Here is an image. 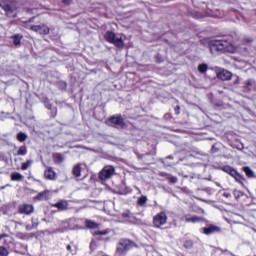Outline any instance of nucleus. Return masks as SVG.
Instances as JSON below:
<instances>
[{"instance_id":"nucleus-37","label":"nucleus","mask_w":256,"mask_h":256,"mask_svg":"<svg viewBox=\"0 0 256 256\" xmlns=\"http://www.w3.org/2000/svg\"><path fill=\"white\" fill-rule=\"evenodd\" d=\"M180 109H181L180 106H176V107L174 108V111H175L176 115H179V114L181 113V112H180Z\"/></svg>"},{"instance_id":"nucleus-33","label":"nucleus","mask_w":256,"mask_h":256,"mask_svg":"<svg viewBox=\"0 0 256 256\" xmlns=\"http://www.w3.org/2000/svg\"><path fill=\"white\" fill-rule=\"evenodd\" d=\"M0 256H9V250L4 246H0Z\"/></svg>"},{"instance_id":"nucleus-19","label":"nucleus","mask_w":256,"mask_h":256,"mask_svg":"<svg viewBox=\"0 0 256 256\" xmlns=\"http://www.w3.org/2000/svg\"><path fill=\"white\" fill-rule=\"evenodd\" d=\"M12 181H23L25 179V176H23L19 172H14L11 174Z\"/></svg>"},{"instance_id":"nucleus-39","label":"nucleus","mask_w":256,"mask_h":256,"mask_svg":"<svg viewBox=\"0 0 256 256\" xmlns=\"http://www.w3.org/2000/svg\"><path fill=\"white\" fill-rule=\"evenodd\" d=\"M64 5H71V0H62Z\"/></svg>"},{"instance_id":"nucleus-11","label":"nucleus","mask_w":256,"mask_h":256,"mask_svg":"<svg viewBox=\"0 0 256 256\" xmlns=\"http://www.w3.org/2000/svg\"><path fill=\"white\" fill-rule=\"evenodd\" d=\"M109 121L116 127H123V125H125V120H123V117L121 116H112Z\"/></svg>"},{"instance_id":"nucleus-38","label":"nucleus","mask_w":256,"mask_h":256,"mask_svg":"<svg viewBox=\"0 0 256 256\" xmlns=\"http://www.w3.org/2000/svg\"><path fill=\"white\" fill-rule=\"evenodd\" d=\"M223 197H226V199H229V197H231V193H229V192H224V193H223Z\"/></svg>"},{"instance_id":"nucleus-13","label":"nucleus","mask_w":256,"mask_h":256,"mask_svg":"<svg viewBox=\"0 0 256 256\" xmlns=\"http://www.w3.org/2000/svg\"><path fill=\"white\" fill-rule=\"evenodd\" d=\"M70 229H75L69 225L68 221L62 222V227L57 228L56 230L53 231V233H65V231H69Z\"/></svg>"},{"instance_id":"nucleus-41","label":"nucleus","mask_w":256,"mask_h":256,"mask_svg":"<svg viewBox=\"0 0 256 256\" xmlns=\"http://www.w3.org/2000/svg\"><path fill=\"white\" fill-rule=\"evenodd\" d=\"M66 249H67V251H69L70 253L72 252V247H71L70 244H68V245L66 246Z\"/></svg>"},{"instance_id":"nucleus-3","label":"nucleus","mask_w":256,"mask_h":256,"mask_svg":"<svg viewBox=\"0 0 256 256\" xmlns=\"http://www.w3.org/2000/svg\"><path fill=\"white\" fill-rule=\"evenodd\" d=\"M104 37L108 41V43H112V45H115L116 47L121 48L125 45V43L123 42V38H121V36L115 34L114 32L107 31Z\"/></svg>"},{"instance_id":"nucleus-44","label":"nucleus","mask_w":256,"mask_h":256,"mask_svg":"<svg viewBox=\"0 0 256 256\" xmlns=\"http://www.w3.org/2000/svg\"><path fill=\"white\" fill-rule=\"evenodd\" d=\"M90 248H91V249H93V242H91V244H90Z\"/></svg>"},{"instance_id":"nucleus-29","label":"nucleus","mask_w":256,"mask_h":256,"mask_svg":"<svg viewBox=\"0 0 256 256\" xmlns=\"http://www.w3.org/2000/svg\"><path fill=\"white\" fill-rule=\"evenodd\" d=\"M232 177L235 178V181H237L238 183L243 185V181H245V178H243V176H241V174H239V172H236V175H234Z\"/></svg>"},{"instance_id":"nucleus-5","label":"nucleus","mask_w":256,"mask_h":256,"mask_svg":"<svg viewBox=\"0 0 256 256\" xmlns=\"http://www.w3.org/2000/svg\"><path fill=\"white\" fill-rule=\"evenodd\" d=\"M113 175H115V167L108 165L99 172V179H101V181H108Z\"/></svg>"},{"instance_id":"nucleus-6","label":"nucleus","mask_w":256,"mask_h":256,"mask_svg":"<svg viewBox=\"0 0 256 256\" xmlns=\"http://www.w3.org/2000/svg\"><path fill=\"white\" fill-rule=\"evenodd\" d=\"M167 219H168L167 213H165V212L158 213L153 218V225H154V227H156L157 229L163 227V225L167 224Z\"/></svg>"},{"instance_id":"nucleus-17","label":"nucleus","mask_w":256,"mask_h":256,"mask_svg":"<svg viewBox=\"0 0 256 256\" xmlns=\"http://www.w3.org/2000/svg\"><path fill=\"white\" fill-rule=\"evenodd\" d=\"M47 195H49V191L45 190L40 192L37 196H35L36 201H47Z\"/></svg>"},{"instance_id":"nucleus-18","label":"nucleus","mask_w":256,"mask_h":256,"mask_svg":"<svg viewBox=\"0 0 256 256\" xmlns=\"http://www.w3.org/2000/svg\"><path fill=\"white\" fill-rule=\"evenodd\" d=\"M222 171H224V173H228V175H230L231 177H233L234 175H237V170H235L231 166H224L222 168Z\"/></svg>"},{"instance_id":"nucleus-8","label":"nucleus","mask_w":256,"mask_h":256,"mask_svg":"<svg viewBox=\"0 0 256 256\" xmlns=\"http://www.w3.org/2000/svg\"><path fill=\"white\" fill-rule=\"evenodd\" d=\"M180 221H183L184 223H199L201 221V217L186 214L180 218Z\"/></svg>"},{"instance_id":"nucleus-46","label":"nucleus","mask_w":256,"mask_h":256,"mask_svg":"<svg viewBox=\"0 0 256 256\" xmlns=\"http://www.w3.org/2000/svg\"><path fill=\"white\" fill-rule=\"evenodd\" d=\"M168 159H173V156H169Z\"/></svg>"},{"instance_id":"nucleus-40","label":"nucleus","mask_w":256,"mask_h":256,"mask_svg":"<svg viewBox=\"0 0 256 256\" xmlns=\"http://www.w3.org/2000/svg\"><path fill=\"white\" fill-rule=\"evenodd\" d=\"M45 107H46V109H51V103H49V102H45Z\"/></svg>"},{"instance_id":"nucleus-36","label":"nucleus","mask_w":256,"mask_h":256,"mask_svg":"<svg viewBox=\"0 0 256 256\" xmlns=\"http://www.w3.org/2000/svg\"><path fill=\"white\" fill-rule=\"evenodd\" d=\"M169 181H170V183L175 184V183H177L178 179H177V177L172 176V177H170Z\"/></svg>"},{"instance_id":"nucleus-43","label":"nucleus","mask_w":256,"mask_h":256,"mask_svg":"<svg viewBox=\"0 0 256 256\" xmlns=\"http://www.w3.org/2000/svg\"><path fill=\"white\" fill-rule=\"evenodd\" d=\"M245 41H246L247 43H251V41H253V40H252L251 38H246Z\"/></svg>"},{"instance_id":"nucleus-42","label":"nucleus","mask_w":256,"mask_h":256,"mask_svg":"<svg viewBox=\"0 0 256 256\" xmlns=\"http://www.w3.org/2000/svg\"><path fill=\"white\" fill-rule=\"evenodd\" d=\"M211 151H212V153H217V148H215V146H212V148H211Z\"/></svg>"},{"instance_id":"nucleus-26","label":"nucleus","mask_w":256,"mask_h":256,"mask_svg":"<svg viewBox=\"0 0 256 256\" xmlns=\"http://www.w3.org/2000/svg\"><path fill=\"white\" fill-rule=\"evenodd\" d=\"M147 201H148L147 196H141L138 199L137 204L139 205V207H145Z\"/></svg>"},{"instance_id":"nucleus-25","label":"nucleus","mask_w":256,"mask_h":256,"mask_svg":"<svg viewBox=\"0 0 256 256\" xmlns=\"http://www.w3.org/2000/svg\"><path fill=\"white\" fill-rule=\"evenodd\" d=\"M27 138H28V136L24 132H19L17 134V139L20 141V143H24V141H27Z\"/></svg>"},{"instance_id":"nucleus-10","label":"nucleus","mask_w":256,"mask_h":256,"mask_svg":"<svg viewBox=\"0 0 256 256\" xmlns=\"http://www.w3.org/2000/svg\"><path fill=\"white\" fill-rule=\"evenodd\" d=\"M217 77L220 79V81H231L233 74L230 71L221 70L217 73Z\"/></svg>"},{"instance_id":"nucleus-45","label":"nucleus","mask_w":256,"mask_h":256,"mask_svg":"<svg viewBox=\"0 0 256 256\" xmlns=\"http://www.w3.org/2000/svg\"><path fill=\"white\" fill-rule=\"evenodd\" d=\"M235 83H236V84H237V83H239V78H237V80H236V82H235Z\"/></svg>"},{"instance_id":"nucleus-27","label":"nucleus","mask_w":256,"mask_h":256,"mask_svg":"<svg viewBox=\"0 0 256 256\" xmlns=\"http://www.w3.org/2000/svg\"><path fill=\"white\" fill-rule=\"evenodd\" d=\"M93 235L96 236H105V235H109V229H105V230H96L93 232Z\"/></svg>"},{"instance_id":"nucleus-21","label":"nucleus","mask_w":256,"mask_h":256,"mask_svg":"<svg viewBox=\"0 0 256 256\" xmlns=\"http://www.w3.org/2000/svg\"><path fill=\"white\" fill-rule=\"evenodd\" d=\"M74 177H81V164H77L73 167L72 171Z\"/></svg>"},{"instance_id":"nucleus-16","label":"nucleus","mask_w":256,"mask_h":256,"mask_svg":"<svg viewBox=\"0 0 256 256\" xmlns=\"http://www.w3.org/2000/svg\"><path fill=\"white\" fill-rule=\"evenodd\" d=\"M85 227L86 229H99V224L93 220H86Z\"/></svg>"},{"instance_id":"nucleus-47","label":"nucleus","mask_w":256,"mask_h":256,"mask_svg":"<svg viewBox=\"0 0 256 256\" xmlns=\"http://www.w3.org/2000/svg\"><path fill=\"white\" fill-rule=\"evenodd\" d=\"M247 85H251V82H248Z\"/></svg>"},{"instance_id":"nucleus-30","label":"nucleus","mask_w":256,"mask_h":256,"mask_svg":"<svg viewBox=\"0 0 256 256\" xmlns=\"http://www.w3.org/2000/svg\"><path fill=\"white\" fill-rule=\"evenodd\" d=\"M207 69H209V66H207V64H200L198 66L199 73H207Z\"/></svg>"},{"instance_id":"nucleus-2","label":"nucleus","mask_w":256,"mask_h":256,"mask_svg":"<svg viewBox=\"0 0 256 256\" xmlns=\"http://www.w3.org/2000/svg\"><path fill=\"white\" fill-rule=\"evenodd\" d=\"M133 247H137V244L127 238H122L117 244L116 253L123 255V253H127V251H130Z\"/></svg>"},{"instance_id":"nucleus-12","label":"nucleus","mask_w":256,"mask_h":256,"mask_svg":"<svg viewBox=\"0 0 256 256\" xmlns=\"http://www.w3.org/2000/svg\"><path fill=\"white\" fill-rule=\"evenodd\" d=\"M52 207H55L59 211H67L69 207V202L67 200H61L55 204H52Z\"/></svg>"},{"instance_id":"nucleus-4","label":"nucleus","mask_w":256,"mask_h":256,"mask_svg":"<svg viewBox=\"0 0 256 256\" xmlns=\"http://www.w3.org/2000/svg\"><path fill=\"white\" fill-rule=\"evenodd\" d=\"M229 42L227 40H212L210 42V52L215 53L216 51H227Z\"/></svg>"},{"instance_id":"nucleus-34","label":"nucleus","mask_w":256,"mask_h":256,"mask_svg":"<svg viewBox=\"0 0 256 256\" xmlns=\"http://www.w3.org/2000/svg\"><path fill=\"white\" fill-rule=\"evenodd\" d=\"M31 31H34L35 33H39L41 31V25H33L30 27Z\"/></svg>"},{"instance_id":"nucleus-35","label":"nucleus","mask_w":256,"mask_h":256,"mask_svg":"<svg viewBox=\"0 0 256 256\" xmlns=\"http://www.w3.org/2000/svg\"><path fill=\"white\" fill-rule=\"evenodd\" d=\"M184 247H186V249H191V247H193V242L192 241H186L184 243Z\"/></svg>"},{"instance_id":"nucleus-7","label":"nucleus","mask_w":256,"mask_h":256,"mask_svg":"<svg viewBox=\"0 0 256 256\" xmlns=\"http://www.w3.org/2000/svg\"><path fill=\"white\" fill-rule=\"evenodd\" d=\"M35 211V207L31 204H22L18 207V213L21 215H31Z\"/></svg>"},{"instance_id":"nucleus-32","label":"nucleus","mask_w":256,"mask_h":256,"mask_svg":"<svg viewBox=\"0 0 256 256\" xmlns=\"http://www.w3.org/2000/svg\"><path fill=\"white\" fill-rule=\"evenodd\" d=\"M233 195H234L235 199H241V197H243V195H245V193H243V191H240V190H234Z\"/></svg>"},{"instance_id":"nucleus-1","label":"nucleus","mask_w":256,"mask_h":256,"mask_svg":"<svg viewBox=\"0 0 256 256\" xmlns=\"http://www.w3.org/2000/svg\"><path fill=\"white\" fill-rule=\"evenodd\" d=\"M0 7L5 11L7 17L12 19L17 17L19 4L16 2V0H1Z\"/></svg>"},{"instance_id":"nucleus-15","label":"nucleus","mask_w":256,"mask_h":256,"mask_svg":"<svg viewBox=\"0 0 256 256\" xmlns=\"http://www.w3.org/2000/svg\"><path fill=\"white\" fill-rule=\"evenodd\" d=\"M57 176V174L55 173V171L53 170V168H48L45 172H44V177L46 179H49L50 181H53V179H55V177Z\"/></svg>"},{"instance_id":"nucleus-23","label":"nucleus","mask_w":256,"mask_h":256,"mask_svg":"<svg viewBox=\"0 0 256 256\" xmlns=\"http://www.w3.org/2000/svg\"><path fill=\"white\" fill-rule=\"evenodd\" d=\"M50 29L47 27V25L42 24L40 25V31L39 34L40 35H49Z\"/></svg>"},{"instance_id":"nucleus-31","label":"nucleus","mask_w":256,"mask_h":256,"mask_svg":"<svg viewBox=\"0 0 256 256\" xmlns=\"http://www.w3.org/2000/svg\"><path fill=\"white\" fill-rule=\"evenodd\" d=\"M33 165V160H27L22 164V171H27L28 167H31Z\"/></svg>"},{"instance_id":"nucleus-9","label":"nucleus","mask_w":256,"mask_h":256,"mask_svg":"<svg viewBox=\"0 0 256 256\" xmlns=\"http://www.w3.org/2000/svg\"><path fill=\"white\" fill-rule=\"evenodd\" d=\"M202 233H204V235H213L214 233H221V229L219 226L209 225L202 229Z\"/></svg>"},{"instance_id":"nucleus-28","label":"nucleus","mask_w":256,"mask_h":256,"mask_svg":"<svg viewBox=\"0 0 256 256\" xmlns=\"http://www.w3.org/2000/svg\"><path fill=\"white\" fill-rule=\"evenodd\" d=\"M17 155L25 156L27 155V146H20Z\"/></svg>"},{"instance_id":"nucleus-14","label":"nucleus","mask_w":256,"mask_h":256,"mask_svg":"<svg viewBox=\"0 0 256 256\" xmlns=\"http://www.w3.org/2000/svg\"><path fill=\"white\" fill-rule=\"evenodd\" d=\"M31 222L32 225H25L26 231H33V229H37V227H39V218L32 217Z\"/></svg>"},{"instance_id":"nucleus-20","label":"nucleus","mask_w":256,"mask_h":256,"mask_svg":"<svg viewBox=\"0 0 256 256\" xmlns=\"http://www.w3.org/2000/svg\"><path fill=\"white\" fill-rule=\"evenodd\" d=\"M243 171L246 174V177H249V179L255 177V172H253L249 166L243 167Z\"/></svg>"},{"instance_id":"nucleus-24","label":"nucleus","mask_w":256,"mask_h":256,"mask_svg":"<svg viewBox=\"0 0 256 256\" xmlns=\"http://www.w3.org/2000/svg\"><path fill=\"white\" fill-rule=\"evenodd\" d=\"M53 157H54V162L56 163H63V161H65V158L61 153H56L53 155Z\"/></svg>"},{"instance_id":"nucleus-22","label":"nucleus","mask_w":256,"mask_h":256,"mask_svg":"<svg viewBox=\"0 0 256 256\" xmlns=\"http://www.w3.org/2000/svg\"><path fill=\"white\" fill-rule=\"evenodd\" d=\"M12 39H13L14 45L19 46V45H21V40L23 39V35H21V34H16V35H14V36L12 37Z\"/></svg>"}]
</instances>
